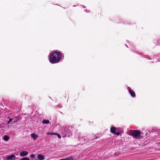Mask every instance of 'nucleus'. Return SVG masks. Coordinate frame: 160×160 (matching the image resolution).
Instances as JSON below:
<instances>
[{"instance_id": "1", "label": "nucleus", "mask_w": 160, "mask_h": 160, "mask_svg": "<svg viewBox=\"0 0 160 160\" xmlns=\"http://www.w3.org/2000/svg\"><path fill=\"white\" fill-rule=\"evenodd\" d=\"M62 58V54L60 51L57 50L52 52L49 55V60L52 64L57 63L59 62Z\"/></svg>"}, {"instance_id": "2", "label": "nucleus", "mask_w": 160, "mask_h": 160, "mask_svg": "<svg viewBox=\"0 0 160 160\" xmlns=\"http://www.w3.org/2000/svg\"><path fill=\"white\" fill-rule=\"evenodd\" d=\"M72 127L69 126H66L62 128V127L59 131L61 134L64 137H70L72 136Z\"/></svg>"}, {"instance_id": "3", "label": "nucleus", "mask_w": 160, "mask_h": 160, "mask_svg": "<svg viewBox=\"0 0 160 160\" xmlns=\"http://www.w3.org/2000/svg\"><path fill=\"white\" fill-rule=\"evenodd\" d=\"M99 137L96 136L95 135V137H93L91 138H89V135H87L86 137L84 136H83L81 134H79L78 136V139L79 141L81 142H83L84 143H86L89 141H91L92 140L98 138Z\"/></svg>"}, {"instance_id": "4", "label": "nucleus", "mask_w": 160, "mask_h": 160, "mask_svg": "<svg viewBox=\"0 0 160 160\" xmlns=\"http://www.w3.org/2000/svg\"><path fill=\"white\" fill-rule=\"evenodd\" d=\"M128 134L135 138L140 139L142 138L141 132L139 130H130Z\"/></svg>"}, {"instance_id": "5", "label": "nucleus", "mask_w": 160, "mask_h": 160, "mask_svg": "<svg viewBox=\"0 0 160 160\" xmlns=\"http://www.w3.org/2000/svg\"><path fill=\"white\" fill-rule=\"evenodd\" d=\"M130 46L131 51L135 53H136V54H138L140 56V57L144 58H145L147 59L148 60H152L151 58L150 57V56H148L147 55H143V54H142L141 53L138 52L136 50H135L134 49V48H133V47H132L131 46V45L130 44Z\"/></svg>"}, {"instance_id": "6", "label": "nucleus", "mask_w": 160, "mask_h": 160, "mask_svg": "<svg viewBox=\"0 0 160 160\" xmlns=\"http://www.w3.org/2000/svg\"><path fill=\"white\" fill-rule=\"evenodd\" d=\"M114 22L117 23H121L124 24L132 25L135 23V22L131 23L130 22L128 21L120 19L119 17H117L115 18Z\"/></svg>"}, {"instance_id": "7", "label": "nucleus", "mask_w": 160, "mask_h": 160, "mask_svg": "<svg viewBox=\"0 0 160 160\" xmlns=\"http://www.w3.org/2000/svg\"><path fill=\"white\" fill-rule=\"evenodd\" d=\"M127 89L129 93L132 98L135 97L136 95L135 92L129 87H127Z\"/></svg>"}, {"instance_id": "8", "label": "nucleus", "mask_w": 160, "mask_h": 160, "mask_svg": "<svg viewBox=\"0 0 160 160\" xmlns=\"http://www.w3.org/2000/svg\"><path fill=\"white\" fill-rule=\"evenodd\" d=\"M20 118L19 117L15 116L13 118V120L11 124L14 125L20 121Z\"/></svg>"}, {"instance_id": "9", "label": "nucleus", "mask_w": 160, "mask_h": 160, "mask_svg": "<svg viewBox=\"0 0 160 160\" xmlns=\"http://www.w3.org/2000/svg\"><path fill=\"white\" fill-rule=\"evenodd\" d=\"M123 132V129L122 128H116V135L121 136V134Z\"/></svg>"}, {"instance_id": "10", "label": "nucleus", "mask_w": 160, "mask_h": 160, "mask_svg": "<svg viewBox=\"0 0 160 160\" xmlns=\"http://www.w3.org/2000/svg\"><path fill=\"white\" fill-rule=\"evenodd\" d=\"M28 152L26 151H23L19 153V155L21 157H24L26 156L28 154Z\"/></svg>"}, {"instance_id": "11", "label": "nucleus", "mask_w": 160, "mask_h": 160, "mask_svg": "<svg viewBox=\"0 0 160 160\" xmlns=\"http://www.w3.org/2000/svg\"><path fill=\"white\" fill-rule=\"evenodd\" d=\"M110 132L114 135H116V128L114 126H112L110 128Z\"/></svg>"}, {"instance_id": "12", "label": "nucleus", "mask_w": 160, "mask_h": 160, "mask_svg": "<svg viewBox=\"0 0 160 160\" xmlns=\"http://www.w3.org/2000/svg\"><path fill=\"white\" fill-rule=\"evenodd\" d=\"M16 156L13 154H12L7 157L8 160H13L15 159Z\"/></svg>"}, {"instance_id": "13", "label": "nucleus", "mask_w": 160, "mask_h": 160, "mask_svg": "<svg viewBox=\"0 0 160 160\" xmlns=\"http://www.w3.org/2000/svg\"><path fill=\"white\" fill-rule=\"evenodd\" d=\"M37 158L38 160H43L45 159L44 156L41 154H38Z\"/></svg>"}, {"instance_id": "14", "label": "nucleus", "mask_w": 160, "mask_h": 160, "mask_svg": "<svg viewBox=\"0 0 160 160\" xmlns=\"http://www.w3.org/2000/svg\"><path fill=\"white\" fill-rule=\"evenodd\" d=\"M48 134H49V135H56L57 136L58 138H61V135L58 133H54V132H48L47 133Z\"/></svg>"}, {"instance_id": "15", "label": "nucleus", "mask_w": 160, "mask_h": 160, "mask_svg": "<svg viewBox=\"0 0 160 160\" xmlns=\"http://www.w3.org/2000/svg\"><path fill=\"white\" fill-rule=\"evenodd\" d=\"M31 136L34 140H36L38 137V135L34 133L31 134Z\"/></svg>"}, {"instance_id": "16", "label": "nucleus", "mask_w": 160, "mask_h": 160, "mask_svg": "<svg viewBox=\"0 0 160 160\" xmlns=\"http://www.w3.org/2000/svg\"><path fill=\"white\" fill-rule=\"evenodd\" d=\"M158 56L157 55H154L153 56L152 60L155 62L158 61Z\"/></svg>"}, {"instance_id": "17", "label": "nucleus", "mask_w": 160, "mask_h": 160, "mask_svg": "<svg viewBox=\"0 0 160 160\" xmlns=\"http://www.w3.org/2000/svg\"><path fill=\"white\" fill-rule=\"evenodd\" d=\"M2 138L4 141H7L9 139V137L7 135H5Z\"/></svg>"}, {"instance_id": "18", "label": "nucleus", "mask_w": 160, "mask_h": 160, "mask_svg": "<svg viewBox=\"0 0 160 160\" xmlns=\"http://www.w3.org/2000/svg\"><path fill=\"white\" fill-rule=\"evenodd\" d=\"M49 123V121L48 119H43L42 121V123L44 124H48Z\"/></svg>"}, {"instance_id": "19", "label": "nucleus", "mask_w": 160, "mask_h": 160, "mask_svg": "<svg viewBox=\"0 0 160 160\" xmlns=\"http://www.w3.org/2000/svg\"><path fill=\"white\" fill-rule=\"evenodd\" d=\"M66 160H74V158L72 156H70L68 157L65 158Z\"/></svg>"}, {"instance_id": "20", "label": "nucleus", "mask_w": 160, "mask_h": 160, "mask_svg": "<svg viewBox=\"0 0 160 160\" xmlns=\"http://www.w3.org/2000/svg\"><path fill=\"white\" fill-rule=\"evenodd\" d=\"M30 158L32 159H35V155L34 154H32L30 156Z\"/></svg>"}, {"instance_id": "21", "label": "nucleus", "mask_w": 160, "mask_h": 160, "mask_svg": "<svg viewBox=\"0 0 160 160\" xmlns=\"http://www.w3.org/2000/svg\"><path fill=\"white\" fill-rule=\"evenodd\" d=\"M20 160H30L29 159L28 157H23L22 158H21Z\"/></svg>"}, {"instance_id": "22", "label": "nucleus", "mask_w": 160, "mask_h": 160, "mask_svg": "<svg viewBox=\"0 0 160 160\" xmlns=\"http://www.w3.org/2000/svg\"><path fill=\"white\" fill-rule=\"evenodd\" d=\"M13 118H9V121H10V122H12L13 121Z\"/></svg>"}, {"instance_id": "23", "label": "nucleus", "mask_w": 160, "mask_h": 160, "mask_svg": "<svg viewBox=\"0 0 160 160\" xmlns=\"http://www.w3.org/2000/svg\"><path fill=\"white\" fill-rule=\"evenodd\" d=\"M158 62H160V54L158 56Z\"/></svg>"}, {"instance_id": "24", "label": "nucleus", "mask_w": 160, "mask_h": 160, "mask_svg": "<svg viewBox=\"0 0 160 160\" xmlns=\"http://www.w3.org/2000/svg\"><path fill=\"white\" fill-rule=\"evenodd\" d=\"M84 11L86 12H89L90 11H88V10L86 9L84 10Z\"/></svg>"}, {"instance_id": "25", "label": "nucleus", "mask_w": 160, "mask_h": 160, "mask_svg": "<svg viewBox=\"0 0 160 160\" xmlns=\"http://www.w3.org/2000/svg\"><path fill=\"white\" fill-rule=\"evenodd\" d=\"M11 122L8 120L7 122V124H11V123H10Z\"/></svg>"}, {"instance_id": "26", "label": "nucleus", "mask_w": 160, "mask_h": 160, "mask_svg": "<svg viewBox=\"0 0 160 160\" xmlns=\"http://www.w3.org/2000/svg\"><path fill=\"white\" fill-rule=\"evenodd\" d=\"M59 160H66V159L65 158H63V159H60Z\"/></svg>"}, {"instance_id": "27", "label": "nucleus", "mask_w": 160, "mask_h": 160, "mask_svg": "<svg viewBox=\"0 0 160 160\" xmlns=\"http://www.w3.org/2000/svg\"><path fill=\"white\" fill-rule=\"evenodd\" d=\"M114 156H118V155L116 154V153H115L114 154Z\"/></svg>"}, {"instance_id": "28", "label": "nucleus", "mask_w": 160, "mask_h": 160, "mask_svg": "<svg viewBox=\"0 0 160 160\" xmlns=\"http://www.w3.org/2000/svg\"><path fill=\"white\" fill-rule=\"evenodd\" d=\"M78 5H74L73 6V7H76L77 6H78Z\"/></svg>"}, {"instance_id": "29", "label": "nucleus", "mask_w": 160, "mask_h": 160, "mask_svg": "<svg viewBox=\"0 0 160 160\" xmlns=\"http://www.w3.org/2000/svg\"><path fill=\"white\" fill-rule=\"evenodd\" d=\"M125 45H126V47H127V48H129V47H128V45H127L126 44H125Z\"/></svg>"}, {"instance_id": "30", "label": "nucleus", "mask_w": 160, "mask_h": 160, "mask_svg": "<svg viewBox=\"0 0 160 160\" xmlns=\"http://www.w3.org/2000/svg\"><path fill=\"white\" fill-rule=\"evenodd\" d=\"M83 7L84 8H86V7L85 6L83 5Z\"/></svg>"}, {"instance_id": "31", "label": "nucleus", "mask_w": 160, "mask_h": 160, "mask_svg": "<svg viewBox=\"0 0 160 160\" xmlns=\"http://www.w3.org/2000/svg\"><path fill=\"white\" fill-rule=\"evenodd\" d=\"M127 42L129 44V42L128 40H127Z\"/></svg>"}, {"instance_id": "32", "label": "nucleus", "mask_w": 160, "mask_h": 160, "mask_svg": "<svg viewBox=\"0 0 160 160\" xmlns=\"http://www.w3.org/2000/svg\"><path fill=\"white\" fill-rule=\"evenodd\" d=\"M151 63H153V62H152H152H151Z\"/></svg>"}, {"instance_id": "33", "label": "nucleus", "mask_w": 160, "mask_h": 160, "mask_svg": "<svg viewBox=\"0 0 160 160\" xmlns=\"http://www.w3.org/2000/svg\"><path fill=\"white\" fill-rule=\"evenodd\" d=\"M56 107H58H58H59V106H58H58H56Z\"/></svg>"}]
</instances>
